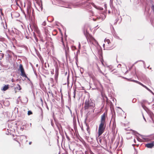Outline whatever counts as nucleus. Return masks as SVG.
I'll list each match as a JSON object with an SVG mask.
<instances>
[{"label":"nucleus","mask_w":154,"mask_h":154,"mask_svg":"<svg viewBox=\"0 0 154 154\" xmlns=\"http://www.w3.org/2000/svg\"><path fill=\"white\" fill-rule=\"evenodd\" d=\"M106 114L104 113L101 116L100 124L99 126L98 130V137L100 136L104 132L106 125Z\"/></svg>","instance_id":"obj_1"},{"label":"nucleus","mask_w":154,"mask_h":154,"mask_svg":"<svg viewBox=\"0 0 154 154\" xmlns=\"http://www.w3.org/2000/svg\"><path fill=\"white\" fill-rule=\"evenodd\" d=\"M94 102V100L88 97L85 101L84 106V109L88 111L90 109H93L95 106Z\"/></svg>","instance_id":"obj_2"},{"label":"nucleus","mask_w":154,"mask_h":154,"mask_svg":"<svg viewBox=\"0 0 154 154\" xmlns=\"http://www.w3.org/2000/svg\"><path fill=\"white\" fill-rule=\"evenodd\" d=\"M87 39L91 43L94 45L97 44V42L91 35L88 34L86 36Z\"/></svg>","instance_id":"obj_3"},{"label":"nucleus","mask_w":154,"mask_h":154,"mask_svg":"<svg viewBox=\"0 0 154 154\" xmlns=\"http://www.w3.org/2000/svg\"><path fill=\"white\" fill-rule=\"evenodd\" d=\"M18 70H20L21 72L20 75L23 77L27 78V76L26 75L24 69L22 64H20L19 66Z\"/></svg>","instance_id":"obj_4"},{"label":"nucleus","mask_w":154,"mask_h":154,"mask_svg":"<svg viewBox=\"0 0 154 154\" xmlns=\"http://www.w3.org/2000/svg\"><path fill=\"white\" fill-rule=\"evenodd\" d=\"M141 104L143 108L150 115L152 114V113L146 107V106L143 103H141Z\"/></svg>","instance_id":"obj_5"},{"label":"nucleus","mask_w":154,"mask_h":154,"mask_svg":"<svg viewBox=\"0 0 154 154\" xmlns=\"http://www.w3.org/2000/svg\"><path fill=\"white\" fill-rule=\"evenodd\" d=\"M132 81L140 85H141L144 88H146L148 91H151V90L148 88L146 86H145L144 85H143V84L142 83H141L140 82H139V81H137V80H132Z\"/></svg>","instance_id":"obj_6"},{"label":"nucleus","mask_w":154,"mask_h":154,"mask_svg":"<svg viewBox=\"0 0 154 154\" xmlns=\"http://www.w3.org/2000/svg\"><path fill=\"white\" fill-rule=\"evenodd\" d=\"M132 81L140 85H141L144 88H146L148 91H151V90L148 88L146 86H145L144 85H143V84L142 83H141L140 82H139V81H137V80H132Z\"/></svg>","instance_id":"obj_7"},{"label":"nucleus","mask_w":154,"mask_h":154,"mask_svg":"<svg viewBox=\"0 0 154 154\" xmlns=\"http://www.w3.org/2000/svg\"><path fill=\"white\" fill-rule=\"evenodd\" d=\"M31 2H29V5H28L27 8V13L28 15H30L31 12Z\"/></svg>","instance_id":"obj_8"},{"label":"nucleus","mask_w":154,"mask_h":154,"mask_svg":"<svg viewBox=\"0 0 154 154\" xmlns=\"http://www.w3.org/2000/svg\"><path fill=\"white\" fill-rule=\"evenodd\" d=\"M49 41H50V46L51 47V50L53 51H54V47L52 42V39L51 38H49Z\"/></svg>","instance_id":"obj_9"},{"label":"nucleus","mask_w":154,"mask_h":154,"mask_svg":"<svg viewBox=\"0 0 154 154\" xmlns=\"http://www.w3.org/2000/svg\"><path fill=\"white\" fill-rule=\"evenodd\" d=\"M87 6H86V8L89 9L91 7V5H92L95 8H96V5L93 3H88L87 4Z\"/></svg>","instance_id":"obj_10"},{"label":"nucleus","mask_w":154,"mask_h":154,"mask_svg":"<svg viewBox=\"0 0 154 154\" xmlns=\"http://www.w3.org/2000/svg\"><path fill=\"white\" fill-rule=\"evenodd\" d=\"M36 2L37 5H38L39 8H40L41 10H42V2L41 1L39 0H38V1H37Z\"/></svg>","instance_id":"obj_11"},{"label":"nucleus","mask_w":154,"mask_h":154,"mask_svg":"<svg viewBox=\"0 0 154 154\" xmlns=\"http://www.w3.org/2000/svg\"><path fill=\"white\" fill-rule=\"evenodd\" d=\"M145 146L149 148H151L154 146V144L153 143H147L145 144Z\"/></svg>","instance_id":"obj_12"},{"label":"nucleus","mask_w":154,"mask_h":154,"mask_svg":"<svg viewBox=\"0 0 154 154\" xmlns=\"http://www.w3.org/2000/svg\"><path fill=\"white\" fill-rule=\"evenodd\" d=\"M14 146L16 148L20 147L21 146V144L18 141L14 143Z\"/></svg>","instance_id":"obj_13"},{"label":"nucleus","mask_w":154,"mask_h":154,"mask_svg":"<svg viewBox=\"0 0 154 154\" xmlns=\"http://www.w3.org/2000/svg\"><path fill=\"white\" fill-rule=\"evenodd\" d=\"M9 86L8 85H5L1 89L2 90L4 91H6L9 88Z\"/></svg>","instance_id":"obj_14"},{"label":"nucleus","mask_w":154,"mask_h":154,"mask_svg":"<svg viewBox=\"0 0 154 154\" xmlns=\"http://www.w3.org/2000/svg\"><path fill=\"white\" fill-rule=\"evenodd\" d=\"M88 74L90 77L92 78L93 80L95 79V77L92 72H89L88 73Z\"/></svg>","instance_id":"obj_15"},{"label":"nucleus","mask_w":154,"mask_h":154,"mask_svg":"<svg viewBox=\"0 0 154 154\" xmlns=\"http://www.w3.org/2000/svg\"><path fill=\"white\" fill-rule=\"evenodd\" d=\"M105 42L107 46H108L109 44L110 43V41L109 39H105Z\"/></svg>","instance_id":"obj_16"},{"label":"nucleus","mask_w":154,"mask_h":154,"mask_svg":"<svg viewBox=\"0 0 154 154\" xmlns=\"http://www.w3.org/2000/svg\"><path fill=\"white\" fill-rule=\"evenodd\" d=\"M18 87H17V89L19 90H20L21 89V88L19 85H17Z\"/></svg>","instance_id":"obj_17"},{"label":"nucleus","mask_w":154,"mask_h":154,"mask_svg":"<svg viewBox=\"0 0 154 154\" xmlns=\"http://www.w3.org/2000/svg\"><path fill=\"white\" fill-rule=\"evenodd\" d=\"M32 114V112L31 111H28V115H30Z\"/></svg>","instance_id":"obj_18"},{"label":"nucleus","mask_w":154,"mask_h":154,"mask_svg":"<svg viewBox=\"0 0 154 154\" xmlns=\"http://www.w3.org/2000/svg\"><path fill=\"white\" fill-rule=\"evenodd\" d=\"M86 125L87 126V131L88 132H89V131H90V130H89V126H88V125L87 124H86Z\"/></svg>","instance_id":"obj_19"},{"label":"nucleus","mask_w":154,"mask_h":154,"mask_svg":"<svg viewBox=\"0 0 154 154\" xmlns=\"http://www.w3.org/2000/svg\"><path fill=\"white\" fill-rule=\"evenodd\" d=\"M60 40H61V41L62 42V44H63V45H64V42L63 41V37L62 36Z\"/></svg>","instance_id":"obj_20"},{"label":"nucleus","mask_w":154,"mask_h":154,"mask_svg":"<svg viewBox=\"0 0 154 154\" xmlns=\"http://www.w3.org/2000/svg\"><path fill=\"white\" fill-rule=\"evenodd\" d=\"M46 22L45 21H44L42 24V25L44 26H45L46 25Z\"/></svg>","instance_id":"obj_21"},{"label":"nucleus","mask_w":154,"mask_h":154,"mask_svg":"<svg viewBox=\"0 0 154 154\" xmlns=\"http://www.w3.org/2000/svg\"><path fill=\"white\" fill-rule=\"evenodd\" d=\"M45 34L46 35H47V34L48 33V30L46 29H45Z\"/></svg>","instance_id":"obj_22"},{"label":"nucleus","mask_w":154,"mask_h":154,"mask_svg":"<svg viewBox=\"0 0 154 154\" xmlns=\"http://www.w3.org/2000/svg\"><path fill=\"white\" fill-rule=\"evenodd\" d=\"M151 8L153 11L154 12V5H152Z\"/></svg>","instance_id":"obj_23"},{"label":"nucleus","mask_w":154,"mask_h":154,"mask_svg":"<svg viewBox=\"0 0 154 154\" xmlns=\"http://www.w3.org/2000/svg\"><path fill=\"white\" fill-rule=\"evenodd\" d=\"M18 1V0H15V2H16V4L18 5V6H19V5H18V3H17V1Z\"/></svg>","instance_id":"obj_24"},{"label":"nucleus","mask_w":154,"mask_h":154,"mask_svg":"<svg viewBox=\"0 0 154 154\" xmlns=\"http://www.w3.org/2000/svg\"><path fill=\"white\" fill-rule=\"evenodd\" d=\"M80 47H81V45H80V43H79V49H80Z\"/></svg>","instance_id":"obj_25"},{"label":"nucleus","mask_w":154,"mask_h":154,"mask_svg":"<svg viewBox=\"0 0 154 154\" xmlns=\"http://www.w3.org/2000/svg\"><path fill=\"white\" fill-rule=\"evenodd\" d=\"M66 56H67L68 54V53L66 51Z\"/></svg>","instance_id":"obj_26"},{"label":"nucleus","mask_w":154,"mask_h":154,"mask_svg":"<svg viewBox=\"0 0 154 154\" xmlns=\"http://www.w3.org/2000/svg\"><path fill=\"white\" fill-rule=\"evenodd\" d=\"M51 74H54V70H53V71H51Z\"/></svg>","instance_id":"obj_27"},{"label":"nucleus","mask_w":154,"mask_h":154,"mask_svg":"<svg viewBox=\"0 0 154 154\" xmlns=\"http://www.w3.org/2000/svg\"><path fill=\"white\" fill-rule=\"evenodd\" d=\"M32 143V142H30L29 143V145H31Z\"/></svg>","instance_id":"obj_28"},{"label":"nucleus","mask_w":154,"mask_h":154,"mask_svg":"<svg viewBox=\"0 0 154 154\" xmlns=\"http://www.w3.org/2000/svg\"><path fill=\"white\" fill-rule=\"evenodd\" d=\"M58 114H61V112H58Z\"/></svg>","instance_id":"obj_29"},{"label":"nucleus","mask_w":154,"mask_h":154,"mask_svg":"<svg viewBox=\"0 0 154 154\" xmlns=\"http://www.w3.org/2000/svg\"><path fill=\"white\" fill-rule=\"evenodd\" d=\"M134 142L135 143H136V141L135 139H134Z\"/></svg>","instance_id":"obj_30"},{"label":"nucleus","mask_w":154,"mask_h":154,"mask_svg":"<svg viewBox=\"0 0 154 154\" xmlns=\"http://www.w3.org/2000/svg\"><path fill=\"white\" fill-rule=\"evenodd\" d=\"M67 138L69 140V138L68 137H67Z\"/></svg>","instance_id":"obj_31"},{"label":"nucleus","mask_w":154,"mask_h":154,"mask_svg":"<svg viewBox=\"0 0 154 154\" xmlns=\"http://www.w3.org/2000/svg\"><path fill=\"white\" fill-rule=\"evenodd\" d=\"M50 80H51V81H53V79H50Z\"/></svg>","instance_id":"obj_32"},{"label":"nucleus","mask_w":154,"mask_h":154,"mask_svg":"<svg viewBox=\"0 0 154 154\" xmlns=\"http://www.w3.org/2000/svg\"><path fill=\"white\" fill-rule=\"evenodd\" d=\"M140 139L139 138H137V139L138 140H139V139Z\"/></svg>","instance_id":"obj_33"},{"label":"nucleus","mask_w":154,"mask_h":154,"mask_svg":"<svg viewBox=\"0 0 154 154\" xmlns=\"http://www.w3.org/2000/svg\"><path fill=\"white\" fill-rule=\"evenodd\" d=\"M75 91H74V97H75Z\"/></svg>","instance_id":"obj_34"},{"label":"nucleus","mask_w":154,"mask_h":154,"mask_svg":"<svg viewBox=\"0 0 154 154\" xmlns=\"http://www.w3.org/2000/svg\"><path fill=\"white\" fill-rule=\"evenodd\" d=\"M57 117L58 118H60V116H57Z\"/></svg>","instance_id":"obj_35"},{"label":"nucleus","mask_w":154,"mask_h":154,"mask_svg":"<svg viewBox=\"0 0 154 154\" xmlns=\"http://www.w3.org/2000/svg\"><path fill=\"white\" fill-rule=\"evenodd\" d=\"M46 63H45V66H46Z\"/></svg>","instance_id":"obj_36"},{"label":"nucleus","mask_w":154,"mask_h":154,"mask_svg":"<svg viewBox=\"0 0 154 154\" xmlns=\"http://www.w3.org/2000/svg\"><path fill=\"white\" fill-rule=\"evenodd\" d=\"M36 1H38V0H35Z\"/></svg>","instance_id":"obj_37"},{"label":"nucleus","mask_w":154,"mask_h":154,"mask_svg":"<svg viewBox=\"0 0 154 154\" xmlns=\"http://www.w3.org/2000/svg\"><path fill=\"white\" fill-rule=\"evenodd\" d=\"M108 48H110L109 47H108Z\"/></svg>","instance_id":"obj_38"}]
</instances>
